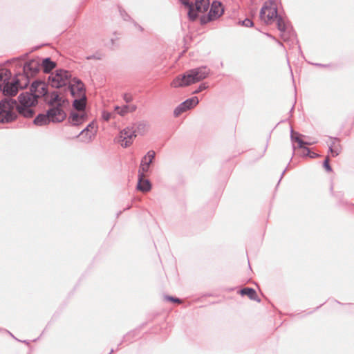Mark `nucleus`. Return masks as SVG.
<instances>
[{
    "instance_id": "obj_26",
    "label": "nucleus",
    "mask_w": 354,
    "mask_h": 354,
    "mask_svg": "<svg viewBox=\"0 0 354 354\" xmlns=\"http://www.w3.org/2000/svg\"><path fill=\"white\" fill-rule=\"evenodd\" d=\"M240 293L242 295H247L252 300H256L260 301L259 299H257V292L252 288H245L241 290Z\"/></svg>"
},
{
    "instance_id": "obj_31",
    "label": "nucleus",
    "mask_w": 354,
    "mask_h": 354,
    "mask_svg": "<svg viewBox=\"0 0 354 354\" xmlns=\"http://www.w3.org/2000/svg\"><path fill=\"white\" fill-rule=\"evenodd\" d=\"M241 24L245 27H251L253 26V22L250 19H245L241 21Z\"/></svg>"
},
{
    "instance_id": "obj_6",
    "label": "nucleus",
    "mask_w": 354,
    "mask_h": 354,
    "mask_svg": "<svg viewBox=\"0 0 354 354\" xmlns=\"http://www.w3.org/2000/svg\"><path fill=\"white\" fill-rule=\"evenodd\" d=\"M72 81L71 72L64 69H57L48 77V82L51 86L57 88L68 87Z\"/></svg>"
},
{
    "instance_id": "obj_5",
    "label": "nucleus",
    "mask_w": 354,
    "mask_h": 354,
    "mask_svg": "<svg viewBox=\"0 0 354 354\" xmlns=\"http://www.w3.org/2000/svg\"><path fill=\"white\" fill-rule=\"evenodd\" d=\"M187 9V15L190 20L194 21L199 13L206 12L209 7V0H180Z\"/></svg>"
},
{
    "instance_id": "obj_15",
    "label": "nucleus",
    "mask_w": 354,
    "mask_h": 354,
    "mask_svg": "<svg viewBox=\"0 0 354 354\" xmlns=\"http://www.w3.org/2000/svg\"><path fill=\"white\" fill-rule=\"evenodd\" d=\"M155 156L156 152L153 150H150L147 153L141 160L138 173L140 172V174H145L149 170L150 165L153 162Z\"/></svg>"
},
{
    "instance_id": "obj_9",
    "label": "nucleus",
    "mask_w": 354,
    "mask_h": 354,
    "mask_svg": "<svg viewBox=\"0 0 354 354\" xmlns=\"http://www.w3.org/2000/svg\"><path fill=\"white\" fill-rule=\"evenodd\" d=\"M18 66L23 68V73H17L18 75H23L26 77L27 80L30 82V78L36 75L39 72L41 64L38 60L31 59L24 64L23 66L19 62Z\"/></svg>"
},
{
    "instance_id": "obj_33",
    "label": "nucleus",
    "mask_w": 354,
    "mask_h": 354,
    "mask_svg": "<svg viewBox=\"0 0 354 354\" xmlns=\"http://www.w3.org/2000/svg\"><path fill=\"white\" fill-rule=\"evenodd\" d=\"M102 118L104 120L108 121L111 118V113L104 111L102 113Z\"/></svg>"
},
{
    "instance_id": "obj_16",
    "label": "nucleus",
    "mask_w": 354,
    "mask_h": 354,
    "mask_svg": "<svg viewBox=\"0 0 354 354\" xmlns=\"http://www.w3.org/2000/svg\"><path fill=\"white\" fill-rule=\"evenodd\" d=\"M95 133V131L94 130V124L91 122L88 124L87 127L84 129L77 136L80 137L81 141L84 142H90L92 140Z\"/></svg>"
},
{
    "instance_id": "obj_13",
    "label": "nucleus",
    "mask_w": 354,
    "mask_h": 354,
    "mask_svg": "<svg viewBox=\"0 0 354 354\" xmlns=\"http://www.w3.org/2000/svg\"><path fill=\"white\" fill-rule=\"evenodd\" d=\"M68 89L71 95L74 97H78L81 95H85L84 85L82 81L76 77L73 78V81L69 85Z\"/></svg>"
},
{
    "instance_id": "obj_29",
    "label": "nucleus",
    "mask_w": 354,
    "mask_h": 354,
    "mask_svg": "<svg viewBox=\"0 0 354 354\" xmlns=\"http://www.w3.org/2000/svg\"><path fill=\"white\" fill-rule=\"evenodd\" d=\"M207 88V86L205 84H201L196 90H195L193 93L194 94H197V93H199L200 92L205 90L206 88Z\"/></svg>"
},
{
    "instance_id": "obj_18",
    "label": "nucleus",
    "mask_w": 354,
    "mask_h": 354,
    "mask_svg": "<svg viewBox=\"0 0 354 354\" xmlns=\"http://www.w3.org/2000/svg\"><path fill=\"white\" fill-rule=\"evenodd\" d=\"M45 97L48 103L53 106L52 107L58 106L62 109V104L64 101L59 97L57 92L53 91L50 95H46Z\"/></svg>"
},
{
    "instance_id": "obj_36",
    "label": "nucleus",
    "mask_w": 354,
    "mask_h": 354,
    "mask_svg": "<svg viewBox=\"0 0 354 354\" xmlns=\"http://www.w3.org/2000/svg\"><path fill=\"white\" fill-rule=\"evenodd\" d=\"M286 170H284L281 174V176L285 174Z\"/></svg>"
},
{
    "instance_id": "obj_21",
    "label": "nucleus",
    "mask_w": 354,
    "mask_h": 354,
    "mask_svg": "<svg viewBox=\"0 0 354 354\" xmlns=\"http://www.w3.org/2000/svg\"><path fill=\"white\" fill-rule=\"evenodd\" d=\"M86 95H81L78 97H75L73 102V107L77 111H83L86 106Z\"/></svg>"
},
{
    "instance_id": "obj_23",
    "label": "nucleus",
    "mask_w": 354,
    "mask_h": 354,
    "mask_svg": "<svg viewBox=\"0 0 354 354\" xmlns=\"http://www.w3.org/2000/svg\"><path fill=\"white\" fill-rule=\"evenodd\" d=\"M275 19H277V28L281 32V37L284 41H286V38L285 36V32L287 29L286 23L284 19L280 15H278Z\"/></svg>"
},
{
    "instance_id": "obj_1",
    "label": "nucleus",
    "mask_w": 354,
    "mask_h": 354,
    "mask_svg": "<svg viewBox=\"0 0 354 354\" xmlns=\"http://www.w3.org/2000/svg\"><path fill=\"white\" fill-rule=\"evenodd\" d=\"M19 103L10 97L1 99V124L15 120L17 113L25 117L32 118L35 114L33 108L38 100L31 91H26L18 97Z\"/></svg>"
},
{
    "instance_id": "obj_32",
    "label": "nucleus",
    "mask_w": 354,
    "mask_h": 354,
    "mask_svg": "<svg viewBox=\"0 0 354 354\" xmlns=\"http://www.w3.org/2000/svg\"><path fill=\"white\" fill-rule=\"evenodd\" d=\"M123 99L127 103H129L133 100V97L129 93H124L123 95Z\"/></svg>"
},
{
    "instance_id": "obj_11",
    "label": "nucleus",
    "mask_w": 354,
    "mask_h": 354,
    "mask_svg": "<svg viewBox=\"0 0 354 354\" xmlns=\"http://www.w3.org/2000/svg\"><path fill=\"white\" fill-rule=\"evenodd\" d=\"M291 140L292 142H297L298 143V147L300 148V149H303L304 150V156H309L312 158H314L315 157L317 156V154L314 153V152H311L310 151V149L305 147V145H310L313 143H315V142H304L302 140V139L299 137V136L297 133H295L293 129H291Z\"/></svg>"
},
{
    "instance_id": "obj_10",
    "label": "nucleus",
    "mask_w": 354,
    "mask_h": 354,
    "mask_svg": "<svg viewBox=\"0 0 354 354\" xmlns=\"http://www.w3.org/2000/svg\"><path fill=\"white\" fill-rule=\"evenodd\" d=\"M136 137V131L133 128L127 127L120 132V135L115 138V141L123 147H127L133 142Z\"/></svg>"
},
{
    "instance_id": "obj_12",
    "label": "nucleus",
    "mask_w": 354,
    "mask_h": 354,
    "mask_svg": "<svg viewBox=\"0 0 354 354\" xmlns=\"http://www.w3.org/2000/svg\"><path fill=\"white\" fill-rule=\"evenodd\" d=\"M199 102L197 97H192L180 103L174 111L175 117L196 106Z\"/></svg>"
},
{
    "instance_id": "obj_20",
    "label": "nucleus",
    "mask_w": 354,
    "mask_h": 354,
    "mask_svg": "<svg viewBox=\"0 0 354 354\" xmlns=\"http://www.w3.org/2000/svg\"><path fill=\"white\" fill-rule=\"evenodd\" d=\"M330 143L329 144V151L332 153L333 156H338L341 151L342 147L339 144V139L336 138H330Z\"/></svg>"
},
{
    "instance_id": "obj_4",
    "label": "nucleus",
    "mask_w": 354,
    "mask_h": 354,
    "mask_svg": "<svg viewBox=\"0 0 354 354\" xmlns=\"http://www.w3.org/2000/svg\"><path fill=\"white\" fill-rule=\"evenodd\" d=\"M66 114L62 109L58 106L51 107L47 111L46 114H39L34 120L35 124L43 126L50 122H59L64 120Z\"/></svg>"
},
{
    "instance_id": "obj_28",
    "label": "nucleus",
    "mask_w": 354,
    "mask_h": 354,
    "mask_svg": "<svg viewBox=\"0 0 354 354\" xmlns=\"http://www.w3.org/2000/svg\"><path fill=\"white\" fill-rule=\"evenodd\" d=\"M164 298L167 301H172V302H175V303L180 304L182 302L180 299H178L177 297H174L172 296L166 295V296H165Z\"/></svg>"
},
{
    "instance_id": "obj_27",
    "label": "nucleus",
    "mask_w": 354,
    "mask_h": 354,
    "mask_svg": "<svg viewBox=\"0 0 354 354\" xmlns=\"http://www.w3.org/2000/svg\"><path fill=\"white\" fill-rule=\"evenodd\" d=\"M147 124L144 122H140L137 124L136 132L138 131L139 133H143L146 130Z\"/></svg>"
},
{
    "instance_id": "obj_34",
    "label": "nucleus",
    "mask_w": 354,
    "mask_h": 354,
    "mask_svg": "<svg viewBox=\"0 0 354 354\" xmlns=\"http://www.w3.org/2000/svg\"><path fill=\"white\" fill-rule=\"evenodd\" d=\"M86 58H87V59H97L95 55L88 56Z\"/></svg>"
},
{
    "instance_id": "obj_7",
    "label": "nucleus",
    "mask_w": 354,
    "mask_h": 354,
    "mask_svg": "<svg viewBox=\"0 0 354 354\" xmlns=\"http://www.w3.org/2000/svg\"><path fill=\"white\" fill-rule=\"evenodd\" d=\"M278 15L275 3L272 1H266L260 11L261 19L266 24H271Z\"/></svg>"
},
{
    "instance_id": "obj_14",
    "label": "nucleus",
    "mask_w": 354,
    "mask_h": 354,
    "mask_svg": "<svg viewBox=\"0 0 354 354\" xmlns=\"http://www.w3.org/2000/svg\"><path fill=\"white\" fill-rule=\"evenodd\" d=\"M30 91L34 93L35 97H45L48 94L47 85L42 81H34L30 86Z\"/></svg>"
},
{
    "instance_id": "obj_19",
    "label": "nucleus",
    "mask_w": 354,
    "mask_h": 354,
    "mask_svg": "<svg viewBox=\"0 0 354 354\" xmlns=\"http://www.w3.org/2000/svg\"><path fill=\"white\" fill-rule=\"evenodd\" d=\"M137 189L142 192H147L151 190V185L149 180L145 178V174H138V182Z\"/></svg>"
},
{
    "instance_id": "obj_8",
    "label": "nucleus",
    "mask_w": 354,
    "mask_h": 354,
    "mask_svg": "<svg viewBox=\"0 0 354 354\" xmlns=\"http://www.w3.org/2000/svg\"><path fill=\"white\" fill-rule=\"evenodd\" d=\"M224 12V8L221 2L214 1L212 3L210 10L207 16L204 15L201 17V23L205 24L209 21L218 19Z\"/></svg>"
},
{
    "instance_id": "obj_3",
    "label": "nucleus",
    "mask_w": 354,
    "mask_h": 354,
    "mask_svg": "<svg viewBox=\"0 0 354 354\" xmlns=\"http://www.w3.org/2000/svg\"><path fill=\"white\" fill-rule=\"evenodd\" d=\"M29 82L24 75L15 73L12 78L1 82V93L8 97L15 96L19 90L26 88Z\"/></svg>"
},
{
    "instance_id": "obj_24",
    "label": "nucleus",
    "mask_w": 354,
    "mask_h": 354,
    "mask_svg": "<svg viewBox=\"0 0 354 354\" xmlns=\"http://www.w3.org/2000/svg\"><path fill=\"white\" fill-rule=\"evenodd\" d=\"M84 120V115L72 112L69 117V121L73 125H78Z\"/></svg>"
},
{
    "instance_id": "obj_17",
    "label": "nucleus",
    "mask_w": 354,
    "mask_h": 354,
    "mask_svg": "<svg viewBox=\"0 0 354 354\" xmlns=\"http://www.w3.org/2000/svg\"><path fill=\"white\" fill-rule=\"evenodd\" d=\"M19 62H21L19 58H14L12 59L8 60L6 63L4 64V66L1 64V82L4 81L6 79L10 80L13 77H12V72L10 69H8L6 68L7 64L15 63L16 64V66H18Z\"/></svg>"
},
{
    "instance_id": "obj_2",
    "label": "nucleus",
    "mask_w": 354,
    "mask_h": 354,
    "mask_svg": "<svg viewBox=\"0 0 354 354\" xmlns=\"http://www.w3.org/2000/svg\"><path fill=\"white\" fill-rule=\"evenodd\" d=\"M210 70L207 66H201L187 71L182 75L177 76L171 83L174 88L187 86L205 79Z\"/></svg>"
},
{
    "instance_id": "obj_35",
    "label": "nucleus",
    "mask_w": 354,
    "mask_h": 354,
    "mask_svg": "<svg viewBox=\"0 0 354 354\" xmlns=\"http://www.w3.org/2000/svg\"><path fill=\"white\" fill-rule=\"evenodd\" d=\"M316 66H324V65L322 64H315Z\"/></svg>"
},
{
    "instance_id": "obj_30",
    "label": "nucleus",
    "mask_w": 354,
    "mask_h": 354,
    "mask_svg": "<svg viewBox=\"0 0 354 354\" xmlns=\"http://www.w3.org/2000/svg\"><path fill=\"white\" fill-rule=\"evenodd\" d=\"M324 167L325 168V169L327 171H332V168L329 165V159L327 157L325 160L324 161Z\"/></svg>"
},
{
    "instance_id": "obj_22",
    "label": "nucleus",
    "mask_w": 354,
    "mask_h": 354,
    "mask_svg": "<svg viewBox=\"0 0 354 354\" xmlns=\"http://www.w3.org/2000/svg\"><path fill=\"white\" fill-rule=\"evenodd\" d=\"M137 106L134 104L124 105L122 107L116 106L115 109L118 111V113L121 116L125 115L127 113H131L136 110Z\"/></svg>"
},
{
    "instance_id": "obj_25",
    "label": "nucleus",
    "mask_w": 354,
    "mask_h": 354,
    "mask_svg": "<svg viewBox=\"0 0 354 354\" xmlns=\"http://www.w3.org/2000/svg\"><path fill=\"white\" fill-rule=\"evenodd\" d=\"M41 66H42L44 72L48 73L55 67V63L50 58L47 57L43 59Z\"/></svg>"
}]
</instances>
